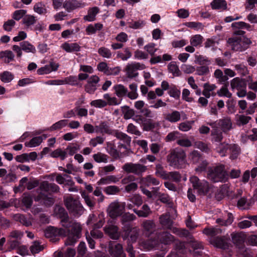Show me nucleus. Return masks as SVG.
I'll return each instance as SVG.
<instances>
[{"mask_svg":"<svg viewBox=\"0 0 257 257\" xmlns=\"http://www.w3.org/2000/svg\"><path fill=\"white\" fill-rule=\"evenodd\" d=\"M217 126V128L220 127L224 133H226L232 128V122L229 118H225L219 119L217 122H214Z\"/></svg>","mask_w":257,"mask_h":257,"instance_id":"nucleus-26","label":"nucleus"},{"mask_svg":"<svg viewBox=\"0 0 257 257\" xmlns=\"http://www.w3.org/2000/svg\"><path fill=\"white\" fill-rule=\"evenodd\" d=\"M93 158L97 163H106L108 161V157L106 154L98 152L93 155Z\"/></svg>","mask_w":257,"mask_h":257,"instance_id":"nucleus-50","label":"nucleus"},{"mask_svg":"<svg viewBox=\"0 0 257 257\" xmlns=\"http://www.w3.org/2000/svg\"><path fill=\"white\" fill-rule=\"evenodd\" d=\"M117 139L123 141L127 145H130L131 142V138L127 134L118 130L113 131V134Z\"/></svg>","mask_w":257,"mask_h":257,"instance_id":"nucleus-34","label":"nucleus"},{"mask_svg":"<svg viewBox=\"0 0 257 257\" xmlns=\"http://www.w3.org/2000/svg\"><path fill=\"white\" fill-rule=\"evenodd\" d=\"M233 221V216L232 213L226 212L222 217L216 219V222L221 225L227 226L230 225Z\"/></svg>","mask_w":257,"mask_h":257,"instance_id":"nucleus-28","label":"nucleus"},{"mask_svg":"<svg viewBox=\"0 0 257 257\" xmlns=\"http://www.w3.org/2000/svg\"><path fill=\"white\" fill-rule=\"evenodd\" d=\"M211 5L213 9L226 10L227 9V4L224 0H214Z\"/></svg>","mask_w":257,"mask_h":257,"instance_id":"nucleus-45","label":"nucleus"},{"mask_svg":"<svg viewBox=\"0 0 257 257\" xmlns=\"http://www.w3.org/2000/svg\"><path fill=\"white\" fill-rule=\"evenodd\" d=\"M122 170L127 174L141 176L147 170V167L140 163L128 162L122 166Z\"/></svg>","mask_w":257,"mask_h":257,"instance_id":"nucleus-6","label":"nucleus"},{"mask_svg":"<svg viewBox=\"0 0 257 257\" xmlns=\"http://www.w3.org/2000/svg\"><path fill=\"white\" fill-rule=\"evenodd\" d=\"M168 70L174 76H179L181 74L178 66L175 62H171L168 65Z\"/></svg>","mask_w":257,"mask_h":257,"instance_id":"nucleus-55","label":"nucleus"},{"mask_svg":"<svg viewBox=\"0 0 257 257\" xmlns=\"http://www.w3.org/2000/svg\"><path fill=\"white\" fill-rule=\"evenodd\" d=\"M104 231L113 239H117L119 237L120 234L118 232V227L114 224L112 220L107 222V225L104 228Z\"/></svg>","mask_w":257,"mask_h":257,"instance_id":"nucleus-14","label":"nucleus"},{"mask_svg":"<svg viewBox=\"0 0 257 257\" xmlns=\"http://www.w3.org/2000/svg\"><path fill=\"white\" fill-rule=\"evenodd\" d=\"M116 57L123 61H125L132 57V53L128 48H126L124 49V52L118 51Z\"/></svg>","mask_w":257,"mask_h":257,"instance_id":"nucleus-57","label":"nucleus"},{"mask_svg":"<svg viewBox=\"0 0 257 257\" xmlns=\"http://www.w3.org/2000/svg\"><path fill=\"white\" fill-rule=\"evenodd\" d=\"M65 206L69 213L75 217H79L84 212V208L80 201L71 196L64 198Z\"/></svg>","mask_w":257,"mask_h":257,"instance_id":"nucleus-4","label":"nucleus"},{"mask_svg":"<svg viewBox=\"0 0 257 257\" xmlns=\"http://www.w3.org/2000/svg\"><path fill=\"white\" fill-rule=\"evenodd\" d=\"M155 239L160 243L167 245L170 244L174 240V237L167 231L157 232Z\"/></svg>","mask_w":257,"mask_h":257,"instance_id":"nucleus-16","label":"nucleus"},{"mask_svg":"<svg viewBox=\"0 0 257 257\" xmlns=\"http://www.w3.org/2000/svg\"><path fill=\"white\" fill-rule=\"evenodd\" d=\"M141 227L146 235L149 236L155 231L156 225L153 220H144L141 224Z\"/></svg>","mask_w":257,"mask_h":257,"instance_id":"nucleus-21","label":"nucleus"},{"mask_svg":"<svg viewBox=\"0 0 257 257\" xmlns=\"http://www.w3.org/2000/svg\"><path fill=\"white\" fill-rule=\"evenodd\" d=\"M251 42L245 37L233 36L227 40V43L231 49L235 51H242L247 48Z\"/></svg>","mask_w":257,"mask_h":257,"instance_id":"nucleus-3","label":"nucleus"},{"mask_svg":"<svg viewBox=\"0 0 257 257\" xmlns=\"http://www.w3.org/2000/svg\"><path fill=\"white\" fill-rule=\"evenodd\" d=\"M190 181L194 189H196L200 195H205L209 191V185L205 180L200 181L196 176L190 178Z\"/></svg>","mask_w":257,"mask_h":257,"instance_id":"nucleus-9","label":"nucleus"},{"mask_svg":"<svg viewBox=\"0 0 257 257\" xmlns=\"http://www.w3.org/2000/svg\"><path fill=\"white\" fill-rule=\"evenodd\" d=\"M21 202L24 206L29 209L32 206L33 199L30 194L24 193L22 196Z\"/></svg>","mask_w":257,"mask_h":257,"instance_id":"nucleus-41","label":"nucleus"},{"mask_svg":"<svg viewBox=\"0 0 257 257\" xmlns=\"http://www.w3.org/2000/svg\"><path fill=\"white\" fill-rule=\"evenodd\" d=\"M122 113L124 119H129L135 114V111L129 106L125 105L121 107Z\"/></svg>","mask_w":257,"mask_h":257,"instance_id":"nucleus-38","label":"nucleus"},{"mask_svg":"<svg viewBox=\"0 0 257 257\" xmlns=\"http://www.w3.org/2000/svg\"><path fill=\"white\" fill-rule=\"evenodd\" d=\"M137 87V85L136 83H132L129 85V88L131 89V91L128 92L127 94V97L129 98L135 99L138 98Z\"/></svg>","mask_w":257,"mask_h":257,"instance_id":"nucleus-54","label":"nucleus"},{"mask_svg":"<svg viewBox=\"0 0 257 257\" xmlns=\"http://www.w3.org/2000/svg\"><path fill=\"white\" fill-rule=\"evenodd\" d=\"M158 245V240H156L155 238H151L140 242V246L142 248L148 250L151 249Z\"/></svg>","mask_w":257,"mask_h":257,"instance_id":"nucleus-31","label":"nucleus"},{"mask_svg":"<svg viewBox=\"0 0 257 257\" xmlns=\"http://www.w3.org/2000/svg\"><path fill=\"white\" fill-rule=\"evenodd\" d=\"M186 158L185 152L179 148L171 149L166 157L169 165L177 169L183 167L186 163Z\"/></svg>","mask_w":257,"mask_h":257,"instance_id":"nucleus-2","label":"nucleus"},{"mask_svg":"<svg viewBox=\"0 0 257 257\" xmlns=\"http://www.w3.org/2000/svg\"><path fill=\"white\" fill-rule=\"evenodd\" d=\"M190 181L194 189H196L200 195H205L209 191V185L205 180L200 181L196 176L190 178Z\"/></svg>","mask_w":257,"mask_h":257,"instance_id":"nucleus-11","label":"nucleus"},{"mask_svg":"<svg viewBox=\"0 0 257 257\" xmlns=\"http://www.w3.org/2000/svg\"><path fill=\"white\" fill-rule=\"evenodd\" d=\"M45 236L47 238H50L53 241H57L56 237L58 236H65L67 235L66 230L62 228H56L54 227H48L44 231Z\"/></svg>","mask_w":257,"mask_h":257,"instance_id":"nucleus-12","label":"nucleus"},{"mask_svg":"<svg viewBox=\"0 0 257 257\" xmlns=\"http://www.w3.org/2000/svg\"><path fill=\"white\" fill-rule=\"evenodd\" d=\"M85 5V4L82 1L77 0L66 1L63 4V8L68 12L77 9L83 8Z\"/></svg>","mask_w":257,"mask_h":257,"instance_id":"nucleus-19","label":"nucleus"},{"mask_svg":"<svg viewBox=\"0 0 257 257\" xmlns=\"http://www.w3.org/2000/svg\"><path fill=\"white\" fill-rule=\"evenodd\" d=\"M34 11L39 14H45L47 13V10L45 5L42 3L36 4L34 6Z\"/></svg>","mask_w":257,"mask_h":257,"instance_id":"nucleus-64","label":"nucleus"},{"mask_svg":"<svg viewBox=\"0 0 257 257\" xmlns=\"http://www.w3.org/2000/svg\"><path fill=\"white\" fill-rule=\"evenodd\" d=\"M203 38L200 35H195L192 37L190 39L191 44L194 47H197L201 44Z\"/></svg>","mask_w":257,"mask_h":257,"instance_id":"nucleus-62","label":"nucleus"},{"mask_svg":"<svg viewBox=\"0 0 257 257\" xmlns=\"http://www.w3.org/2000/svg\"><path fill=\"white\" fill-rule=\"evenodd\" d=\"M121 216L120 221L123 227H124L125 225L130 224L128 222L135 220L136 218L134 214L128 212L122 214Z\"/></svg>","mask_w":257,"mask_h":257,"instance_id":"nucleus-42","label":"nucleus"},{"mask_svg":"<svg viewBox=\"0 0 257 257\" xmlns=\"http://www.w3.org/2000/svg\"><path fill=\"white\" fill-rule=\"evenodd\" d=\"M22 50L26 53L35 54L36 52L35 47L28 41H23L20 43Z\"/></svg>","mask_w":257,"mask_h":257,"instance_id":"nucleus-40","label":"nucleus"},{"mask_svg":"<svg viewBox=\"0 0 257 257\" xmlns=\"http://www.w3.org/2000/svg\"><path fill=\"white\" fill-rule=\"evenodd\" d=\"M14 219L16 221L20 222L21 224L26 226H29L32 224L31 222L22 214H16L14 216Z\"/></svg>","mask_w":257,"mask_h":257,"instance_id":"nucleus-51","label":"nucleus"},{"mask_svg":"<svg viewBox=\"0 0 257 257\" xmlns=\"http://www.w3.org/2000/svg\"><path fill=\"white\" fill-rule=\"evenodd\" d=\"M133 211L140 217H147L152 213V211L147 204L143 205L140 210L134 209Z\"/></svg>","mask_w":257,"mask_h":257,"instance_id":"nucleus-32","label":"nucleus"},{"mask_svg":"<svg viewBox=\"0 0 257 257\" xmlns=\"http://www.w3.org/2000/svg\"><path fill=\"white\" fill-rule=\"evenodd\" d=\"M159 125V122H155L152 119H146L142 124L143 129L145 131H150Z\"/></svg>","mask_w":257,"mask_h":257,"instance_id":"nucleus-33","label":"nucleus"},{"mask_svg":"<svg viewBox=\"0 0 257 257\" xmlns=\"http://www.w3.org/2000/svg\"><path fill=\"white\" fill-rule=\"evenodd\" d=\"M194 121H187L180 123L179 124L178 128L182 132H187L192 128V125Z\"/></svg>","mask_w":257,"mask_h":257,"instance_id":"nucleus-59","label":"nucleus"},{"mask_svg":"<svg viewBox=\"0 0 257 257\" xmlns=\"http://www.w3.org/2000/svg\"><path fill=\"white\" fill-rule=\"evenodd\" d=\"M207 176L208 178L213 182H225L227 179L228 175L224 170V167L219 166L209 170Z\"/></svg>","mask_w":257,"mask_h":257,"instance_id":"nucleus-5","label":"nucleus"},{"mask_svg":"<svg viewBox=\"0 0 257 257\" xmlns=\"http://www.w3.org/2000/svg\"><path fill=\"white\" fill-rule=\"evenodd\" d=\"M99 80V78L96 75L91 76L87 80V83L85 86V91L90 93L92 94L96 89L97 84Z\"/></svg>","mask_w":257,"mask_h":257,"instance_id":"nucleus-23","label":"nucleus"},{"mask_svg":"<svg viewBox=\"0 0 257 257\" xmlns=\"http://www.w3.org/2000/svg\"><path fill=\"white\" fill-rule=\"evenodd\" d=\"M251 118L250 116H247L244 115H236V124L238 126L245 125L249 122Z\"/></svg>","mask_w":257,"mask_h":257,"instance_id":"nucleus-48","label":"nucleus"},{"mask_svg":"<svg viewBox=\"0 0 257 257\" xmlns=\"http://www.w3.org/2000/svg\"><path fill=\"white\" fill-rule=\"evenodd\" d=\"M229 151L230 153V159H236L240 152V148L236 144H231L229 145Z\"/></svg>","mask_w":257,"mask_h":257,"instance_id":"nucleus-43","label":"nucleus"},{"mask_svg":"<svg viewBox=\"0 0 257 257\" xmlns=\"http://www.w3.org/2000/svg\"><path fill=\"white\" fill-rule=\"evenodd\" d=\"M99 12V9L97 7H93L88 11V15L84 17V19L91 22L95 19L96 14Z\"/></svg>","mask_w":257,"mask_h":257,"instance_id":"nucleus-47","label":"nucleus"},{"mask_svg":"<svg viewBox=\"0 0 257 257\" xmlns=\"http://www.w3.org/2000/svg\"><path fill=\"white\" fill-rule=\"evenodd\" d=\"M181 137V134L179 132L174 131L168 134L166 137L167 142H172L179 140Z\"/></svg>","mask_w":257,"mask_h":257,"instance_id":"nucleus-63","label":"nucleus"},{"mask_svg":"<svg viewBox=\"0 0 257 257\" xmlns=\"http://www.w3.org/2000/svg\"><path fill=\"white\" fill-rule=\"evenodd\" d=\"M144 68V65L139 63H135L128 64L126 67V74L128 78H132L138 76V73L136 72L139 69H143Z\"/></svg>","mask_w":257,"mask_h":257,"instance_id":"nucleus-20","label":"nucleus"},{"mask_svg":"<svg viewBox=\"0 0 257 257\" xmlns=\"http://www.w3.org/2000/svg\"><path fill=\"white\" fill-rule=\"evenodd\" d=\"M82 198L84 199L86 205L90 208L92 209L95 205V202L94 200L93 197H91L86 194L85 192L81 194Z\"/></svg>","mask_w":257,"mask_h":257,"instance_id":"nucleus-53","label":"nucleus"},{"mask_svg":"<svg viewBox=\"0 0 257 257\" xmlns=\"http://www.w3.org/2000/svg\"><path fill=\"white\" fill-rule=\"evenodd\" d=\"M231 238L233 242L237 245L241 244L244 239L243 235L239 233H232Z\"/></svg>","mask_w":257,"mask_h":257,"instance_id":"nucleus-61","label":"nucleus"},{"mask_svg":"<svg viewBox=\"0 0 257 257\" xmlns=\"http://www.w3.org/2000/svg\"><path fill=\"white\" fill-rule=\"evenodd\" d=\"M230 86L232 90H237L236 94L238 97H243L246 96V82L245 79L235 77L231 81Z\"/></svg>","mask_w":257,"mask_h":257,"instance_id":"nucleus-7","label":"nucleus"},{"mask_svg":"<svg viewBox=\"0 0 257 257\" xmlns=\"http://www.w3.org/2000/svg\"><path fill=\"white\" fill-rule=\"evenodd\" d=\"M40 189L42 191L51 193H58L60 190L59 187L55 183H49L47 181H43L40 183Z\"/></svg>","mask_w":257,"mask_h":257,"instance_id":"nucleus-22","label":"nucleus"},{"mask_svg":"<svg viewBox=\"0 0 257 257\" xmlns=\"http://www.w3.org/2000/svg\"><path fill=\"white\" fill-rule=\"evenodd\" d=\"M14 75L9 71H4L0 75V78L2 81L5 83L11 82L14 79Z\"/></svg>","mask_w":257,"mask_h":257,"instance_id":"nucleus-58","label":"nucleus"},{"mask_svg":"<svg viewBox=\"0 0 257 257\" xmlns=\"http://www.w3.org/2000/svg\"><path fill=\"white\" fill-rule=\"evenodd\" d=\"M61 225L67 229L66 232L68 237L65 242L66 245H73L81 237L82 227L81 224L71 220L69 216L60 221Z\"/></svg>","mask_w":257,"mask_h":257,"instance_id":"nucleus-1","label":"nucleus"},{"mask_svg":"<svg viewBox=\"0 0 257 257\" xmlns=\"http://www.w3.org/2000/svg\"><path fill=\"white\" fill-rule=\"evenodd\" d=\"M228 83H225L219 90L217 91V94L219 96H225L227 98H231L232 94L229 91L227 88Z\"/></svg>","mask_w":257,"mask_h":257,"instance_id":"nucleus-56","label":"nucleus"},{"mask_svg":"<svg viewBox=\"0 0 257 257\" xmlns=\"http://www.w3.org/2000/svg\"><path fill=\"white\" fill-rule=\"evenodd\" d=\"M43 140V137H36L33 138L29 142L25 143V146L28 147H35L41 144Z\"/></svg>","mask_w":257,"mask_h":257,"instance_id":"nucleus-49","label":"nucleus"},{"mask_svg":"<svg viewBox=\"0 0 257 257\" xmlns=\"http://www.w3.org/2000/svg\"><path fill=\"white\" fill-rule=\"evenodd\" d=\"M140 182L141 185L148 187L152 185L158 186L160 185L159 180L150 175L141 178Z\"/></svg>","mask_w":257,"mask_h":257,"instance_id":"nucleus-24","label":"nucleus"},{"mask_svg":"<svg viewBox=\"0 0 257 257\" xmlns=\"http://www.w3.org/2000/svg\"><path fill=\"white\" fill-rule=\"evenodd\" d=\"M135 177L133 175H128L123 178L121 182L122 184H127L125 186V190L127 192L136 191L138 188V184L133 182L135 180Z\"/></svg>","mask_w":257,"mask_h":257,"instance_id":"nucleus-18","label":"nucleus"},{"mask_svg":"<svg viewBox=\"0 0 257 257\" xmlns=\"http://www.w3.org/2000/svg\"><path fill=\"white\" fill-rule=\"evenodd\" d=\"M252 203L251 201H247V199L243 197L238 200L237 206L241 209H247Z\"/></svg>","mask_w":257,"mask_h":257,"instance_id":"nucleus-46","label":"nucleus"},{"mask_svg":"<svg viewBox=\"0 0 257 257\" xmlns=\"http://www.w3.org/2000/svg\"><path fill=\"white\" fill-rule=\"evenodd\" d=\"M108 252L112 257H126L122 245L115 241H109Z\"/></svg>","mask_w":257,"mask_h":257,"instance_id":"nucleus-13","label":"nucleus"},{"mask_svg":"<svg viewBox=\"0 0 257 257\" xmlns=\"http://www.w3.org/2000/svg\"><path fill=\"white\" fill-rule=\"evenodd\" d=\"M125 210V203L116 200L111 202L108 206L107 211L109 216L115 218L121 216Z\"/></svg>","mask_w":257,"mask_h":257,"instance_id":"nucleus-8","label":"nucleus"},{"mask_svg":"<svg viewBox=\"0 0 257 257\" xmlns=\"http://www.w3.org/2000/svg\"><path fill=\"white\" fill-rule=\"evenodd\" d=\"M113 89L115 94L118 97H122L124 96H127L128 90L127 88L122 84H117L114 86Z\"/></svg>","mask_w":257,"mask_h":257,"instance_id":"nucleus-36","label":"nucleus"},{"mask_svg":"<svg viewBox=\"0 0 257 257\" xmlns=\"http://www.w3.org/2000/svg\"><path fill=\"white\" fill-rule=\"evenodd\" d=\"M210 242L214 246L220 248L225 249L228 246L226 238L224 236L211 238Z\"/></svg>","mask_w":257,"mask_h":257,"instance_id":"nucleus-30","label":"nucleus"},{"mask_svg":"<svg viewBox=\"0 0 257 257\" xmlns=\"http://www.w3.org/2000/svg\"><path fill=\"white\" fill-rule=\"evenodd\" d=\"M123 232L127 236H130L132 242H136L139 237L140 230L136 226L132 227L131 224L125 225L124 227H122Z\"/></svg>","mask_w":257,"mask_h":257,"instance_id":"nucleus-15","label":"nucleus"},{"mask_svg":"<svg viewBox=\"0 0 257 257\" xmlns=\"http://www.w3.org/2000/svg\"><path fill=\"white\" fill-rule=\"evenodd\" d=\"M181 117H182L183 119H186L187 118V115L183 111L180 112L174 110L171 113L166 114L164 116V118L170 122L174 123L180 121Z\"/></svg>","mask_w":257,"mask_h":257,"instance_id":"nucleus-17","label":"nucleus"},{"mask_svg":"<svg viewBox=\"0 0 257 257\" xmlns=\"http://www.w3.org/2000/svg\"><path fill=\"white\" fill-rule=\"evenodd\" d=\"M190 181L194 189H196L200 195H205L209 191V185L205 180L200 181L196 176L190 178Z\"/></svg>","mask_w":257,"mask_h":257,"instance_id":"nucleus-10","label":"nucleus"},{"mask_svg":"<svg viewBox=\"0 0 257 257\" xmlns=\"http://www.w3.org/2000/svg\"><path fill=\"white\" fill-rule=\"evenodd\" d=\"M159 200L162 203L166 204L169 207H172L173 203L170 198V196L167 194L162 193L159 197Z\"/></svg>","mask_w":257,"mask_h":257,"instance_id":"nucleus-52","label":"nucleus"},{"mask_svg":"<svg viewBox=\"0 0 257 257\" xmlns=\"http://www.w3.org/2000/svg\"><path fill=\"white\" fill-rule=\"evenodd\" d=\"M203 232L206 235L213 237L216 235L221 233L222 230L219 228L217 227H208L204 228Z\"/></svg>","mask_w":257,"mask_h":257,"instance_id":"nucleus-39","label":"nucleus"},{"mask_svg":"<svg viewBox=\"0 0 257 257\" xmlns=\"http://www.w3.org/2000/svg\"><path fill=\"white\" fill-rule=\"evenodd\" d=\"M212 128L211 131V136L213 139L216 142H219L223 139L222 133L217 128V125L215 122L208 123Z\"/></svg>","mask_w":257,"mask_h":257,"instance_id":"nucleus-29","label":"nucleus"},{"mask_svg":"<svg viewBox=\"0 0 257 257\" xmlns=\"http://www.w3.org/2000/svg\"><path fill=\"white\" fill-rule=\"evenodd\" d=\"M168 173L166 171L161 164H157L155 166V175L164 180L168 179Z\"/></svg>","mask_w":257,"mask_h":257,"instance_id":"nucleus-35","label":"nucleus"},{"mask_svg":"<svg viewBox=\"0 0 257 257\" xmlns=\"http://www.w3.org/2000/svg\"><path fill=\"white\" fill-rule=\"evenodd\" d=\"M98 53L100 56L107 59L110 58L112 56L110 50L104 47H101L98 50Z\"/></svg>","mask_w":257,"mask_h":257,"instance_id":"nucleus-60","label":"nucleus"},{"mask_svg":"<svg viewBox=\"0 0 257 257\" xmlns=\"http://www.w3.org/2000/svg\"><path fill=\"white\" fill-rule=\"evenodd\" d=\"M65 51L68 53L72 52H78L80 50V46L77 43H65L61 46Z\"/></svg>","mask_w":257,"mask_h":257,"instance_id":"nucleus-37","label":"nucleus"},{"mask_svg":"<svg viewBox=\"0 0 257 257\" xmlns=\"http://www.w3.org/2000/svg\"><path fill=\"white\" fill-rule=\"evenodd\" d=\"M159 222L164 228L171 229L172 228L173 222L170 218V213L167 212L161 215L159 217Z\"/></svg>","mask_w":257,"mask_h":257,"instance_id":"nucleus-27","label":"nucleus"},{"mask_svg":"<svg viewBox=\"0 0 257 257\" xmlns=\"http://www.w3.org/2000/svg\"><path fill=\"white\" fill-rule=\"evenodd\" d=\"M103 28V25L100 23H96L95 25H89L86 29V32L88 35L96 33L97 31L101 30Z\"/></svg>","mask_w":257,"mask_h":257,"instance_id":"nucleus-44","label":"nucleus"},{"mask_svg":"<svg viewBox=\"0 0 257 257\" xmlns=\"http://www.w3.org/2000/svg\"><path fill=\"white\" fill-rule=\"evenodd\" d=\"M113 131L109 126L108 122L105 121H101L99 125H95L96 133H99L102 134L112 135Z\"/></svg>","mask_w":257,"mask_h":257,"instance_id":"nucleus-25","label":"nucleus"}]
</instances>
